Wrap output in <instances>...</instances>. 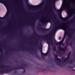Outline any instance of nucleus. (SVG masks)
Returning <instances> with one entry per match:
<instances>
[{
	"label": "nucleus",
	"instance_id": "obj_16",
	"mask_svg": "<svg viewBox=\"0 0 75 75\" xmlns=\"http://www.w3.org/2000/svg\"><path fill=\"white\" fill-rule=\"evenodd\" d=\"M55 56H56V57H57V55H55Z\"/></svg>",
	"mask_w": 75,
	"mask_h": 75
},
{
	"label": "nucleus",
	"instance_id": "obj_4",
	"mask_svg": "<svg viewBox=\"0 0 75 75\" xmlns=\"http://www.w3.org/2000/svg\"><path fill=\"white\" fill-rule=\"evenodd\" d=\"M67 12V13H69L68 16L67 17V18H70V17H71L72 16V11H71L70 10H68Z\"/></svg>",
	"mask_w": 75,
	"mask_h": 75
},
{
	"label": "nucleus",
	"instance_id": "obj_7",
	"mask_svg": "<svg viewBox=\"0 0 75 75\" xmlns=\"http://www.w3.org/2000/svg\"><path fill=\"white\" fill-rule=\"evenodd\" d=\"M42 55H44V56H47V53L44 54L43 53H42Z\"/></svg>",
	"mask_w": 75,
	"mask_h": 75
},
{
	"label": "nucleus",
	"instance_id": "obj_18",
	"mask_svg": "<svg viewBox=\"0 0 75 75\" xmlns=\"http://www.w3.org/2000/svg\"><path fill=\"white\" fill-rule=\"evenodd\" d=\"M51 24H52L51 22Z\"/></svg>",
	"mask_w": 75,
	"mask_h": 75
},
{
	"label": "nucleus",
	"instance_id": "obj_6",
	"mask_svg": "<svg viewBox=\"0 0 75 75\" xmlns=\"http://www.w3.org/2000/svg\"><path fill=\"white\" fill-rule=\"evenodd\" d=\"M70 54H71V52H70L69 53V54H68V57H67V58H66L65 59V60H67L68 59V58H69V55Z\"/></svg>",
	"mask_w": 75,
	"mask_h": 75
},
{
	"label": "nucleus",
	"instance_id": "obj_10",
	"mask_svg": "<svg viewBox=\"0 0 75 75\" xmlns=\"http://www.w3.org/2000/svg\"><path fill=\"white\" fill-rule=\"evenodd\" d=\"M61 37H59V40H61Z\"/></svg>",
	"mask_w": 75,
	"mask_h": 75
},
{
	"label": "nucleus",
	"instance_id": "obj_12",
	"mask_svg": "<svg viewBox=\"0 0 75 75\" xmlns=\"http://www.w3.org/2000/svg\"><path fill=\"white\" fill-rule=\"evenodd\" d=\"M2 1L0 0V3H2Z\"/></svg>",
	"mask_w": 75,
	"mask_h": 75
},
{
	"label": "nucleus",
	"instance_id": "obj_17",
	"mask_svg": "<svg viewBox=\"0 0 75 75\" xmlns=\"http://www.w3.org/2000/svg\"><path fill=\"white\" fill-rule=\"evenodd\" d=\"M0 18H1V17H0Z\"/></svg>",
	"mask_w": 75,
	"mask_h": 75
},
{
	"label": "nucleus",
	"instance_id": "obj_9",
	"mask_svg": "<svg viewBox=\"0 0 75 75\" xmlns=\"http://www.w3.org/2000/svg\"><path fill=\"white\" fill-rule=\"evenodd\" d=\"M47 44H48V46L49 47V46H50V43L49 42H47Z\"/></svg>",
	"mask_w": 75,
	"mask_h": 75
},
{
	"label": "nucleus",
	"instance_id": "obj_13",
	"mask_svg": "<svg viewBox=\"0 0 75 75\" xmlns=\"http://www.w3.org/2000/svg\"><path fill=\"white\" fill-rule=\"evenodd\" d=\"M1 48L0 47V51L1 52Z\"/></svg>",
	"mask_w": 75,
	"mask_h": 75
},
{
	"label": "nucleus",
	"instance_id": "obj_2",
	"mask_svg": "<svg viewBox=\"0 0 75 75\" xmlns=\"http://www.w3.org/2000/svg\"><path fill=\"white\" fill-rule=\"evenodd\" d=\"M65 0H63V3L60 9L57 10V11L59 12L60 13H62L63 11H64L65 10L68 8V3L65 2Z\"/></svg>",
	"mask_w": 75,
	"mask_h": 75
},
{
	"label": "nucleus",
	"instance_id": "obj_5",
	"mask_svg": "<svg viewBox=\"0 0 75 75\" xmlns=\"http://www.w3.org/2000/svg\"><path fill=\"white\" fill-rule=\"evenodd\" d=\"M39 7L38 5H37L36 6H30V7L31 8H38Z\"/></svg>",
	"mask_w": 75,
	"mask_h": 75
},
{
	"label": "nucleus",
	"instance_id": "obj_3",
	"mask_svg": "<svg viewBox=\"0 0 75 75\" xmlns=\"http://www.w3.org/2000/svg\"><path fill=\"white\" fill-rule=\"evenodd\" d=\"M42 21L43 23H47L48 22H50V20L48 17H47L46 18H43L42 20Z\"/></svg>",
	"mask_w": 75,
	"mask_h": 75
},
{
	"label": "nucleus",
	"instance_id": "obj_1",
	"mask_svg": "<svg viewBox=\"0 0 75 75\" xmlns=\"http://www.w3.org/2000/svg\"><path fill=\"white\" fill-rule=\"evenodd\" d=\"M59 28H61L63 30H64V38L63 39L59 42H57L56 43V44H59L60 45V47H61V45H64V44L63 43V41H64V40H65V37L66 36V35H67V27L65 25H61V24H57L56 26L55 27L54 29V33H55V32L57 30H58V29H59Z\"/></svg>",
	"mask_w": 75,
	"mask_h": 75
},
{
	"label": "nucleus",
	"instance_id": "obj_8",
	"mask_svg": "<svg viewBox=\"0 0 75 75\" xmlns=\"http://www.w3.org/2000/svg\"><path fill=\"white\" fill-rule=\"evenodd\" d=\"M6 9L7 10V12L6 13V14H8V8H7V7H6Z\"/></svg>",
	"mask_w": 75,
	"mask_h": 75
},
{
	"label": "nucleus",
	"instance_id": "obj_15",
	"mask_svg": "<svg viewBox=\"0 0 75 75\" xmlns=\"http://www.w3.org/2000/svg\"><path fill=\"white\" fill-rule=\"evenodd\" d=\"M60 61H61V59H58Z\"/></svg>",
	"mask_w": 75,
	"mask_h": 75
},
{
	"label": "nucleus",
	"instance_id": "obj_14",
	"mask_svg": "<svg viewBox=\"0 0 75 75\" xmlns=\"http://www.w3.org/2000/svg\"><path fill=\"white\" fill-rule=\"evenodd\" d=\"M63 19L64 20H65V18H63Z\"/></svg>",
	"mask_w": 75,
	"mask_h": 75
},
{
	"label": "nucleus",
	"instance_id": "obj_11",
	"mask_svg": "<svg viewBox=\"0 0 75 75\" xmlns=\"http://www.w3.org/2000/svg\"><path fill=\"white\" fill-rule=\"evenodd\" d=\"M51 44H53V41H51Z\"/></svg>",
	"mask_w": 75,
	"mask_h": 75
}]
</instances>
